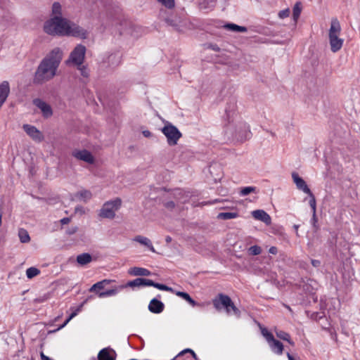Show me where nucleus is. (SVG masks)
I'll return each instance as SVG.
<instances>
[{"instance_id": "nucleus-1", "label": "nucleus", "mask_w": 360, "mask_h": 360, "mask_svg": "<svg viewBox=\"0 0 360 360\" xmlns=\"http://www.w3.org/2000/svg\"><path fill=\"white\" fill-rule=\"evenodd\" d=\"M44 32L52 36H68L85 39L88 37V32L63 17V12L61 5L56 1L52 6L51 18L44 22Z\"/></svg>"}, {"instance_id": "nucleus-2", "label": "nucleus", "mask_w": 360, "mask_h": 360, "mask_svg": "<svg viewBox=\"0 0 360 360\" xmlns=\"http://www.w3.org/2000/svg\"><path fill=\"white\" fill-rule=\"evenodd\" d=\"M63 56V52L58 47H56L49 52L41 60L34 72V83L42 84L54 78L57 75Z\"/></svg>"}, {"instance_id": "nucleus-3", "label": "nucleus", "mask_w": 360, "mask_h": 360, "mask_svg": "<svg viewBox=\"0 0 360 360\" xmlns=\"http://www.w3.org/2000/svg\"><path fill=\"white\" fill-rule=\"evenodd\" d=\"M224 132L229 138L243 142L251 137L249 126L234 111H226Z\"/></svg>"}, {"instance_id": "nucleus-4", "label": "nucleus", "mask_w": 360, "mask_h": 360, "mask_svg": "<svg viewBox=\"0 0 360 360\" xmlns=\"http://www.w3.org/2000/svg\"><path fill=\"white\" fill-rule=\"evenodd\" d=\"M212 304L217 311L224 309L228 315H234L236 317H240V310L235 306L228 295L219 294L212 300Z\"/></svg>"}, {"instance_id": "nucleus-5", "label": "nucleus", "mask_w": 360, "mask_h": 360, "mask_svg": "<svg viewBox=\"0 0 360 360\" xmlns=\"http://www.w3.org/2000/svg\"><path fill=\"white\" fill-rule=\"evenodd\" d=\"M341 26L337 19H333L328 31L329 44L332 52L340 51L343 45L344 39L340 37Z\"/></svg>"}, {"instance_id": "nucleus-6", "label": "nucleus", "mask_w": 360, "mask_h": 360, "mask_svg": "<svg viewBox=\"0 0 360 360\" xmlns=\"http://www.w3.org/2000/svg\"><path fill=\"white\" fill-rule=\"evenodd\" d=\"M292 179L293 180V182L295 183L296 188L299 190L304 193L305 194L308 195L309 197V204L311 207V210L315 212L316 208V199L309 189V186H307L306 181L299 176V174L296 172H293L292 174Z\"/></svg>"}, {"instance_id": "nucleus-7", "label": "nucleus", "mask_w": 360, "mask_h": 360, "mask_svg": "<svg viewBox=\"0 0 360 360\" xmlns=\"http://www.w3.org/2000/svg\"><path fill=\"white\" fill-rule=\"evenodd\" d=\"M121 205L122 200L119 198L105 202L100 210L99 216L102 218L113 219Z\"/></svg>"}, {"instance_id": "nucleus-8", "label": "nucleus", "mask_w": 360, "mask_h": 360, "mask_svg": "<svg viewBox=\"0 0 360 360\" xmlns=\"http://www.w3.org/2000/svg\"><path fill=\"white\" fill-rule=\"evenodd\" d=\"M161 131L166 136L167 143L171 146L176 145L179 140L182 136L181 131L177 127L168 122L165 123Z\"/></svg>"}, {"instance_id": "nucleus-9", "label": "nucleus", "mask_w": 360, "mask_h": 360, "mask_svg": "<svg viewBox=\"0 0 360 360\" xmlns=\"http://www.w3.org/2000/svg\"><path fill=\"white\" fill-rule=\"evenodd\" d=\"M86 47L82 44H77L70 54L68 63L76 66H81L84 60Z\"/></svg>"}, {"instance_id": "nucleus-10", "label": "nucleus", "mask_w": 360, "mask_h": 360, "mask_svg": "<svg viewBox=\"0 0 360 360\" xmlns=\"http://www.w3.org/2000/svg\"><path fill=\"white\" fill-rule=\"evenodd\" d=\"M262 333L266 338V340L267 341L271 351L276 354H282L283 351V344L280 341L276 340L274 338V335L266 329H263L262 330Z\"/></svg>"}, {"instance_id": "nucleus-11", "label": "nucleus", "mask_w": 360, "mask_h": 360, "mask_svg": "<svg viewBox=\"0 0 360 360\" xmlns=\"http://www.w3.org/2000/svg\"><path fill=\"white\" fill-rule=\"evenodd\" d=\"M27 134L36 142H41L44 139V134L35 127L30 124H24L22 127Z\"/></svg>"}, {"instance_id": "nucleus-12", "label": "nucleus", "mask_w": 360, "mask_h": 360, "mask_svg": "<svg viewBox=\"0 0 360 360\" xmlns=\"http://www.w3.org/2000/svg\"><path fill=\"white\" fill-rule=\"evenodd\" d=\"M165 20L179 32H184L187 25L186 20L181 17H175L174 18L168 17L165 18Z\"/></svg>"}, {"instance_id": "nucleus-13", "label": "nucleus", "mask_w": 360, "mask_h": 360, "mask_svg": "<svg viewBox=\"0 0 360 360\" xmlns=\"http://www.w3.org/2000/svg\"><path fill=\"white\" fill-rule=\"evenodd\" d=\"M33 103L39 109H40L44 117H49L52 115V109L48 103L39 98L34 99Z\"/></svg>"}, {"instance_id": "nucleus-14", "label": "nucleus", "mask_w": 360, "mask_h": 360, "mask_svg": "<svg viewBox=\"0 0 360 360\" xmlns=\"http://www.w3.org/2000/svg\"><path fill=\"white\" fill-rule=\"evenodd\" d=\"M73 156L78 160L89 164H93L94 162V156L86 150H75L73 152Z\"/></svg>"}, {"instance_id": "nucleus-15", "label": "nucleus", "mask_w": 360, "mask_h": 360, "mask_svg": "<svg viewBox=\"0 0 360 360\" xmlns=\"http://www.w3.org/2000/svg\"><path fill=\"white\" fill-rule=\"evenodd\" d=\"M117 354L112 349L106 347L102 349L98 354V360H115Z\"/></svg>"}, {"instance_id": "nucleus-16", "label": "nucleus", "mask_w": 360, "mask_h": 360, "mask_svg": "<svg viewBox=\"0 0 360 360\" xmlns=\"http://www.w3.org/2000/svg\"><path fill=\"white\" fill-rule=\"evenodd\" d=\"M252 217L259 221H261L266 225H270L271 219L269 214L262 210H257L252 212Z\"/></svg>"}, {"instance_id": "nucleus-17", "label": "nucleus", "mask_w": 360, "mask_h": 360, "mask_svg": "<svg viewBox=\"0 0 360 360\" xmlns=\"http://www.w3.org/2000/svg\"><path fill=\"white\" fill-rule=\"evenodd\" d=\"M10 93V84L8 81H3L0 84V107L6 101Z\"/></svg>"}, {"instance_id": "nucleus-18", "label": "nucleus", "mask_w": 360, "mask_h": 360, "mask_svg": "<svg viewBox=\"0 0 360 360\" xmlns=\"http://www.w3.org/2000/svg\"><path fill=\"white\" fill-rule=\"evenodd\" d=\"M164 304L156 298L152 299L148 304L149 311L153 314L161 313L164 310Z\"/></svg>"}, {"instance_id": "nucleus-19", "label": "nucleus", "mask_w": 360, "mask_h": 360, "mask_svg": "<svg viewBox=\"0 0 360 360\" xmlns=\"http://www.w3.org/2000/svg\"><path fill=\"white\" fill-rule=\"evenodd\" d=\"M113 281L110 279H103L94 284L89 289L90 292H95L98 295V292H101L108 285L110 284Z\"/></svg>"}, {"instance_id": "nucleus-20", "label": "nucleus", "mask_w": 360, "mask_h": 360, "mask_svg": "<svg viewBox=\"0 0 360 360\" xmlns=\"http://www.w3.org/2000/svg\"><path fill=\"white\" fill-rule=\"evenodd\" d=\"M124 286H122V285L119 286H115L113 288L107 290L105 291L98 292V297L99 298H105L108 297H112L116 295L120 290H123Z\"/></svg>"}, {"instance_id": "nucleus-21", "label": "nucleus", "mask_w": 360, "mask_h": 360, "mask_svg": "<svg viewBox=\"0 0 360 360\" xmlns=\"http://www.w3.org/2000/svg\"><path fill=\"white\" fill-rule=\"evenodd\" d=\"M149 279L138 278L133 281H130L124 285H122V286H124L125 288H135V287H141V286H148Z\"/></svg>"}, {"instance_id": "nucleus-22", "label": "nucleus", "mask_w": 360, "mask_h": 360, "mask_svg": "<svg viewBox=\"0 0 360 360\" xmlns=\"http://www.w3.org/2000/svg\"><path fill=\"white\" fill-rule=\"evenodd\" d=\"M133 240L147 247L151 252H155V250L152 244V242L150 240L145 236H136L134 237Z\"/></svg>"}, {"instance_id": "nucleus-23", "label": "nucleus", "mask_w": 360, "mask_h": 360, "mask_svg": "<svg viewBox=\"0 0 360 360\" xmlns=\"http://www.w3.org/2000/svg\"><path fill=\"white\" fill-rule=\"evenodd\" d=\"M128 273L131 276H148L151 274V272L147 269L143 267L134 266L130 268L128 271Z\"/></svg>"}, {"instance_id": "nucleus-24", "label": "nucleus", "mask_w": 360, "mask_h": 360, "mask_svg": "<svg viewBox=\"0 0 360 360\" xmlns=\"http://www.w3.org/2000/svg\"><path fill=\"white\" fill-rule=\"evenodd\" d=\"M174 195L176 200L180 203H185L188 202L190 197L188 192L184 191L182 189L178 188L174 191Z\"/></svg>"}, {"instance_id": "nucleus-25", "label": "nucleus", "mask_w": 360, "mask_h": 360, "mask_svg": "<svg viewBox=\"0 0 360 360\" xmlns=\"http://www.w3.org/2000/svg\"><path fill=\"white\" fill-rule=\"evenodd\" d=\"M75 196L77 200L86 202L91 199L92 193L89 190L82 189L77 192Z\"/></svg>"}, {"instance_id": "nucleus-26", "label": "nucleus", "mask_w": 360, "mask_h": 360, "mask_svg": "<svg viewBox=\"0 0 360 360\" xmlns=\"http://www.w3.org/2000/svg\"><path fill=\"white\" fill-rule=\"evenodd\" d=\"M91 261L92 257L89 253H82L77 257V262L81 266H84Z\"/></svg>"}, {"instance_id": "nucleus-27", "label": "nucleus", "mask_w": 360, "mask_h": 360, "mask_svg": "<svg viewBox=\"0 0 360 360\" xmlns=\"http://www.w3.org/2000/svg\"><path fill=\"white\" fill-rule=\"evenodd\" d=\"M226 30L234 32H246L247 28L243 26H239L233 23H227L223 26Z\"/></svg>"}, {"instance_id": "nucleus-28", "label": "nucleus", "mask_w": 360, "mask_h": 360, "mask_svg": "<svg viewBox=\"0 0 360 360\" xmlns=\"http://www.w3.org/2000/svg\"><path fill=\"white\" fill-rule=\"evenodd\" d=\"M174 292L175 293L176 295L181 297L187 302H188L191 306L195 307L197 305L196 302L193 299H192L191 297L187 292L181 291H176Z\"/></svg>"}, {"instance_id": "nucleus-29", "label": "nucleus", "mask_w": 360, "mask_h": 360, "mask_svg": "<svg viewBox=\"0 0 360 360\" xmlns=\"http://www.w3.org/2000/svg\"><path fill=\"white\" fill-rule=\"evenodd\" d=\"M18 236L22 243H27L30 241V236L27 230L20 228L18 229Z\"/></svg>"}, {"instance_id": "nucleus-30", "label": "nucleus", "mask_w": 360, "mask_h": 360, "mask_svg": "<svg viewBox=\"0 0 360 360\" xmlns=\"http://www.w3.org/2000/svg\"><path fill=\"white\" fill-rule=\"evenodd\" d=\"M148 283H149L148 286H153V287H155L159 290H161L169 291V292H174L172 288L168 287L163 284L155 283L152 280H150V279H149Z\"/></svg>"}, {"instance_id": "nucleus-31", "label": "nucleus", "mask_w": 360, "mask_h": 360, "mask_svg": "<svg viewBox=\"0 0 360 360\" xmlns=\"http://www.w3.org/2000/svg\"><path fill=\"white\" fill-rule=\"evenodd\" d=\"M238 214L237 212H220L218 214L217 218L219 219L227 220L235 219L238 217Z\"/></svg>"}, {"instance_id": "nucleus-32", "label": "nucleus", "mask_w": 360, "mask_h": 360, "mask_svg": "<svg viewBox=\"0 0 360 360\" xmlns=\"http://www.w3.org/2000/svg\"><path fill=\"white\" fill-rule=\"evenodd\" d=\"M213 1H200L198 7L201 11L207 12L209 10H212L214 7L212 4Z\"/></svg>"}, {"instance_id": "nucleus-33", "label": "nucleus", "mask_w": 360, "mask_h": 360, "mask_svg": "<svg viewBox=\"0 0 360 360\" xmlns=\"http://www.w3.org/2000/svg\"><path fill=\"white\" fill-rule=\"evenodd\" d=\"M276 335L280 339L287 341L291 345H294V342L291 340L290 335L284 331L279 330L276 332Z\"/></svg>"}, {"instance_id": "nucleus-34", "label": "nucleus", "mask_w": 360, "mask_h": 360, "mask_svg": "<svg viewBox=\"0 0 360 360\" xmlns=\"http://www.w3.org/2000/svg\"><path fill=\"white\" fill-rule=\"evenodd\" d=\"M40 274V271L35 267H30L26 270V276L28 278H32Z\"/></svg>"}, {"instance_id": "nucleus-35", "label": "nucleus", "mask_w": 360, "mask_h": 360, "mask_svg": "<svg viewBox=\"0 0 360 360\" xmlns=\"http://www.w3.org/2000/svg\"><path fill=\"white\" fill-rule=\"evenodd\" d=\"M302 11V5L300 2H297L293 8V19L297 22Z\"/></svg>"}, {"instance_id": "nucleus-36", "label": "nucleus", "mask_w": 360, "mask_h": 360, "mask_svg": "<svg viewBox=\"0 0 360 360\" xmlns=\"http://www.w3.org/2000/svg\"><path fill=\"white\" fill-rule=\"evenodd\" d=\"M162 3L161 14L163 15L164 9L172 10L175 6V1H160Z\"/></svg>"}, {"instance_id": "nucleus-37", "label": "nucleus", "mask_w": 360, "mask_h": 360, "mask_svg": "<svg viewBox=\"0 0 360 360\" xmlns=\"http://www.w3.org/2000/svg\"><path fill=\"white\" fill-rule=\"evenodd\" d=\"M256 191V187L254 186H248L243 188L240 191V195L242 196L247 195L250 193H254Z\"/></svg>"}, {"instance_id": "nucleus-38", "label": "nucleus", "mask_w": 360, "mask_h": 360, "mask_svg": "<svg viewBox=\"0 0 360 360\" xmlns=\"http://www.w3.org/2000/svg\"><path fill=\"white\" fill-rule=\"evenodd\" d=\"M248 251L252 255H258L262 252V248L258 245H253L249 248Z\"/></svg>"}, {"instance_id": "nucleus-39", "label": "nucleus", "mask_w": 360, "mask_h": 360, "mask_svg": "<svg viewBox=\"0 0 360 360\" xmlns=\"http://www.w3.org/2000/svg\"><path fill=\"white\" fill-rule=\"evenodd\" d=\"M186 353H190V354L192 355V356H193L195 360H198V357H197V356H196L195 353L192 349H184L183 351H181V352H179V353L177 354V356H176L174 359H173L172 360H174L176 358H177V357H179V356H181V355H183V354H186Z\"/></svg>"}, {"instance_id": "nucleus-40", "label": "nucleus", "mask_w": 360, "mask_h": 360, "mask_svg": "<svg viewBox=\"0 0 360 360\" xmlns=\"http://www.w3.org/2000/svg\"><path fill=\"white\" fill-rule=\"evenodd\" d=\"M77 67L83 77H87L89 76V70L86 66L81 65V66Z\"/></svg>"}, {"instance_id": "nucleus-41", "label": "nucleus", "mask_w": 360, "mask_h": 360, "mask_svg": "<svg viewBox=\"0 0 360 360\" xmlns=\"http://www.w3.org/2000/svg\"><path fill=\"white\" fill-rule=\"evenodd\" d=\"M290 14V9L287 8L283 11H281L278 13V15L281 18H285L288 17Z\"/></svg>"}, {"instance_id": "nucleus-42", "label": "nucleus", "mask_w": 360, "mask_h": 360, "mask_svg": "<svg viewBox=\"0 0 360 360\" xmlns=\"http://www.w3.org/2000/svg\"><path fill=\"white\" fill-rule=\"evenodd\" d=\"M82 306L83 304H81L70 315V319H73L77 315V314L81 311Z\"/></svg>"}, {"instance_id": "nucleus-43", "label": "nucleus", "mask_w": 360, "mask_h": 360, "mask_svg": "<svg viewBox=\"0 0 360 360\" xmlns=\"http://www.w3.org/2000/svg\"><path fill=\"white\" fill-rule=\"evenodd\" d=\"M78 230V228L77 226L70 227L67 230V233L68 235H72L75 234Z\"/></svg>"}, {"instance_id": "nucleus-44", "label": "nucleus", "mask_w": 360, "mask_h": 360, "mask_svg": "<svg viewBox=\"0 0 360 360\" xmlns=\"http://www.w3.org/2000/svg\"><path fill=\"white\" fill-rule=\"evenodd\" d=\"M269 252L272 254V255H276L277 252H278V249L275 246H272L269 248Z\"/></svg>"}, {"instance_id": "nucleus-45", "label": "nucleus", "mask_w": 360, "mask_h": 360, "mask_svg": "<svg viewBox=\"0 0 360 360\" xmlns=\"http://www.w3.org/2000/svg\"><path fill=\"white\" fill-rule=\"evenodd\" d=\"M311 264L314 267H318L321 264V262L319 260H317V259H312L311 260Z\"/></svg>"}, {"instance_id": "nucleus-46", "label": "nucleus", "mask_w": 360, "mask_h": 360, "mask_svg": "<svg viewBox=\"0 0 360 360\" xmlns=\"http://www.w3.org/2000/svg\"><path fill=\"white\" fill-rule=\"evenodd\" d=\"M221 202V200L219 199H215L212 201H210V202H203L202 205H213V204H215L217 202Z\"/></svg>"}, {"instance_id": "nucleus-47", "label": "nucleus", "mask_w": 360, "mask_h": 360, "mask_svg": "<svg viewBox=\"0 0 360 360\" xmlns=\"http://www.w3.org/2000/svg\"><path fill=\"white\" fill-rule=\"evenodd\" d=\"M70 219L68 217H64L62 219H60V223L62 224H67L70 222Z\"/></svg>"}, {"instance_id": "nucleus-48", "label": "nucleus", "mask_w": 360, "mask_h": 360, "mask_svg": "<svg viewBox=\"0 0 360 360\" xmlns=\"http://www.w3.org/2000/svg\"><path fill=\"white\" fill-rule=\"evenodd\" d=\"M72 319H70V317L69 316L65 321V322L63 323V324L62 326H60L58 330L59 329H61L63 328V327H65L68 323L69 321L71 320Z\"/></svg>"}, {"instance_id": "nucleus-49", "label": "nucleus", "mask_w": 360, "mask_h": 360, "mask_svg": "<svg viewBox=\"0 0 360 360\" xmlns=\"http://www.w3.org/2000/svg\"><path fill=\"white\" fill-rule=\"evenodd\" d=\"M167 207L173 208L174 207V202L173 201H169L166 204Z\"/></svg>"}, {"instance_id": "nucleus-50", "label": "nucleus", "mask_w": 360, "mask_h": 360, "mask_svg": "<svg viewBox=\"0 0 360 360\" xmlns=\"http://www.w3.org/2000/svg\"><path fill=\"white\" fill-rule=\"evenodd\" d=\"M143 134L145 137H150L151 136V132L148 130H146L143 131Z\"/></svg>"}, {"instance_id": "nucleus-51", "label": "nucleus", "mask_w": 360, "mask_h": 360, "mask_svg": "<svg viewBox=\"0 0 360 360\" xmlns=\"http://www.w3.org/2000/svg\"><path fill=\"white\" fill-rule=\"evenodd\" d=\"M40 356L42 360H52L49 356H46L43 352L41 353Z\"/></svg>"}, {"instance_id": "nucleus-52", "label": "nucleus", "mask_w": 360, "mask_h": 360, "mask_svg": "<svg viewBox=\"0 0 360 360\" xmlns=\"http://www.w3.org/2000/svg\"><path fill=\"white\" fill-rule=\"evenodd\" d=\"M312 212H313V217H312L311 220H312V221H313L314 224H315V223L316 222V211H315V212H314V211L312 210Z\"/></svg>"}, {"instance_id": "nucleus-53", "label": "nucleus", "mask_w": 360, "mask_h": 360, "mask_svg": "<svg viewBox=\"0 0 360 360\" xmlns=\"http://www.w3.org/2000/svg\"><path fill=\"white\" fill-rule=\"evenodd\" d=\"M287 356L288 360H295V358L289 352L287 353Z\"/></svg>"}, {"instance_id": "nucleus-54", "label": "nucleus", "mask_w": 360, "mask_h": 360, "mask_svg": "<svg viewBox=\"0 0 360 360\" xmlns=\"http://www.w3.org/2000/svg\"><path fill=\"white\" fill-rule=\"evenodd\" d=\"M165 241L169 243L172 241V238L169 236H167L166 238H165Z\"/></svg>"}, {"instance_id": "nucleus-55", "label": "nucleus", "mask_w": 360, "mask_h": 360, "mask_svg": "<svg viewBox=\"0 0 360 360\" xmlns=\"http://www.w3.org/2000/svg\"><path fill=\"white\" fill-rule=\"evenodd\" d=\"M1 224H2V214L0 212V226H1Z\"/></svg>"}, {"instance_id": "nucleus-56", "label": "nucleus", "mask_w": 360, "mask_h": 360, "mask_svg": "<svg viewBox=\"0 0 360 360\" xmlns=\"http://www.w3.org/2000/svg\"><path fill=\"white\" fill-rule=\"evenodd\" d=\"M295 228L296 229H298V226L295 225Z\"/></svg>"}, {"instance_id": "nucleus-57", "label": "nucleus", "mask_w": 360, "mask_h": 360, "mask_svg": "<svg viewBox=\"0 0 360 360\" xmlns=\"http://www.w3.org/2000/svg\"><path fill=\"white\" fill-rule=\"evenodd\" d=\"M91 360H96V359H91Z\"/></svg>"}]
</instances>
